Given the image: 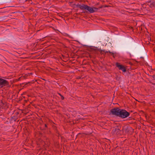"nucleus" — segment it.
Instances as JSON below:
<instances>
[{"instance_id":"f257e3e1","label":"nucleus","mask_w":155,"mask_h":155,"mask_svg":"<svg viewBox=\"0 0 155 155\" xmlns=\"http://www.w3.org/2000/svg\"><path fill=\"white\" fill-rule=\"evenodd\" d=\"M126 41L118 40L115 44L116 50L119 51H129L132 54H136L135 56L139 57L140 55L146 56V53L145 50V48L143 45L141 46L137 43L132 42L131 40L128 38H125Z\"/></svg>"},{"instance_id":"f03ea898","label":"nucleus","mask_w":155,"mask_h":155,"mask_svg":"<svg viewBox=\"0 0 155 155\" xmlns=\"http://www.w3.org/2000/svg\"><path fill=\"white\" fill-rule=\"evenodd\" d=\"M130 114V112L117 107H114L111 109L109 113V115L112 114L123 119L128 117Z\"/></svg>"},{"instance_id":"7ed1b4c3","label":"nucleus","mask_w":155,"mask_h":155,"mask_svg":"<svg viewBox=\"0 0 155 155\" xmlns=\"http://www.w3.org/2000/svg\"><path fill=\"white\" fill-rule=\"evenodd\" d=\"M87 34L89 36V37L86 39V43L87 44L94 45L97 43V42H101L99 40L100 36L95 31H92L88 32Z\"/></svg>"},{"instance_id":"20e7f679","label":"nucleus","mask_w":155,"mask_h":155,"mask_svg":"<svg viewBox=\"0 0 155 155\" xmlns=\"http://www.w3.org/2000/svg\"><path fill=\"white\" fill-rule=\"evenodd\" d=\"M74 5H75L77 8H80L82 10H86V11H83L82 13L88 14L89 13H92L95 12V11L93 10V7H91L88 6L87 5L82 4V5L78 4L76 5L75 4H73Z\"/></svg>"},{"instance_id":"39448f33","label":"nucleus","mask_w":155,"mask_h":155,"mask_svg":"<svg viewBox=\"0 0 155 155\" xmlns=\"http://www.w3.org/2000/svg\"><path fill=\"white\" fill-rule=\"evenodd\" d=\"M9 84V83L7 81L2 78L0 76V87L1 88L4 86H8Z\"/></svg>"},{"instance_id":"423d86ee","label":"nucleus","mask_w":155,"mask_h":155,"mask_svg":"<svg viewBox=\"0 0 155 155\" xmlns=\"http://www.w3.org/2000/svg\"><path fill=\"white\" fill-rule=\"evenodd\" d=\"M134 130V129L129 126H124L123 127L122 131H125V133L128 134H130Z\"/></svg>"},{"instance_id":"0eeeda50","label":"nucleus","mask_w":155,"mask_h":155,"mask_svg":"<svg viewBox=\"0 0 155 155\" xmlns=\"http://www.w3.org/2000/svg\"><path fill=\"white\" fill-rule=\"evenodd\" d=\"M116 66L117 67L119 70H122L124 72L127 71V68L120 63L117 62L115 64Z\"/></svg>"},{"instance_id":"6e6552de","label":"nucleus","mask_w":155,"mask_h":155,"mask_svg":"<svg viewBox=\"0 0 155 155\" xmlns=\"http://www.w3.org/2000/svg\"><path fill=\"white\" fill-rule=\"evenodd\" d=\"M94 48H91V49L94 51H101V52L102 51H103L104 52H105V51L104 50H101V48H98L97 47H94Z\"/></svg>"},{"instance_id":"1a4fd4ad","label":"nucleus","mask_w":155,"mask_h":155,"mask_svg":"<svg viewBox=\"0 0 155 155\" xmlns=\"http://www.w3.org/2000/svg\"><path fill=\"white\" fill-rule=\"evenodd\" d=\"M12 0H0V5H3L4 3L11 2Z\"/></svg>"},{"instance_id":"9d476101","label":"nucleus","mask_w":155,"mask_h":155,"mask_svg":"<svg viewBox=\"0 0 155 155\" xmlns=\"http://www.w3.org/2000/svg\"><path fill=\"white\" fill-rule=\"evenodd\" d=\"M33 81H29L27 83L25 84V83H22V84H21V85H23V87H26L27 86H28V84H29L30 85V84H32L33 83Z\"/></svg>"},{"instance_id":"9b49d317","label":"nucleus","mask_w":155,"mask_h":155,"mask_svg":"<svg viewBox=\"0 0 155 155\" xmlns=\"http://www.w3.org/2000/svg\"><path fill=\"white\" fill-rule=\"evenodd\" d=\"M147 2L150 3V7H155V2H153V1L150 0L148 1Z\"/></svg>"},{"instance_id":"f8f14e48","label":"nucleus","mask_w":155,"mask_h":155,"mask_svg":"<svg viewBox=\"0 0 155 155\" xmlns=\"http://www.w3.org/2000/svg\"><path fill=\"white\" fill-rule=\"evenodd\" d=\"M18 118L17 116H13L11 118V120H14L15 121L17 120Z\"/></svg>"},{"instance_id":"ddd939ff","label":"nucleus","mask_w":155,"mask_h":155,"mask_svg":"<svg viewBox=\"0 0 155 155\" xmlns=\"http://www.w3.org/2000/svg\"><path fill=\"white\" fill-rule=\"evenodd\" d=\"M103 7L102 6H101L100 7L98 8H97L96 7H93V10L95 11V12H98L97 10Z\"/></svg>"},{"instance_id":"4468645a","label":"nucleus","mask_w":155,"mask_h":155,"mask_svg":"<svg viewBox=\"0 0 155 155\" xmlns=\"http://www.w3.org/2000/svg\"><path fill=\"white\" fill-rule=\"evenodd\" d=\"M121 131L120 129V128H115L113 130V131L114 132L117 131V132Z\"/></svg>"},{"instance_id":"2eb2a0df","label":"nucleus","mask_w":155,"mask_h":155,"mask_svg":"<svg viewBox=\"0 0 155 155\" xmlns=\"http://www.w3.org/2000/svg\"><path fill=\"white\" fill-rule=\"evenodd\" d=\"M109 53L110 54L112 55L113 57L114 58H115L116 56V55H114V53L111 52L110 51H109Z\"/></svg>"},{"instance_id":"dca6fc26","label":"nucleus","mask_w":155,"mask_h":155,"mask_svg":"<svg viewBox=\"0 0 155 155\" xmlns=\"http://www.w3.org/2000/svg\"><path fill=\"white\" fill-rule=\"evenodd\" d=\"M83 46L84 47H85V48H91V47H94L93 46H88L87 45H83Z\"/></svg>"},{"instance_id":"f3484780","label":"nucleus","mask_w":155,"mask_h":155,"mask_svg":"<svg viewBox=\"0 0 155 155\" xmlns=\"http://www.w3.org/2000/svg\"><path fill=\"white\" fill-rule=\"evenodd\" d=\"M19 37L18 38L20 39H22V36L21 35L19 34L18 35Z\"/></svg>"},{"instance_id":"a211bd4d","label":"nucleus","mask_w":155,"mask_h":155,"mask_svg":"<svg viewBox=\"0 0 155 155\" xmlns=\"http://www.w3.org/2000/svg\"><path fill=\"white\" fill-rule=\"evenodd\" d=\"M4 107V106L2 105V104L0 103V109H3Z\"/></svg>"},{"instance_id":"6ab92c4d","label":"nucleus","mask_w":155,"mask_h":155,"mask_svg":"<svg viewBox=\"0 0 155 155\" xmlns=\"http://www.w3.org/2000/svg\"><path fill=\"white\" fill-rule=\"evenodd\" d=\"M81 118H76L75 119V121L76 122V121L79 122Z\"/></svg>"},{"instance_id":"aec40b11","label":"nucleus","mask_w":155,"mask_h":155,"mask_svg":"<svg viewBox=\"0 0 155 155\" xmlns=\"http://www.w3.org/2000/svg\"><path fill=\"white\" fill-rule=\"evenodd\" d=\"M47 147V145H46V144H45L43 145L42 147H42V148H45V150H46V148H45L46 147Z\"/></svg>"},{"instance_id":"412c9836","label":"nucleus","mask_w":155,"mask_h":155,"mask_svg":"<svg viewBox=\"0 0 155 155\" xmlns=\"http://www.w3.org/2000/svg\"><path fill=\"white\" fill-rule=\"evenodd\" d=\"M47 127H48L47 124H45V127L44 128V129L45 130V129H46V128H47Z\"/></svg>"},{"instance_id":"4be33fe9","label":"nucleus","mask_w":155,"mask_h":155,"mask_svg":"<svg viewBox=\"0 0 155 155\" xmlns=\"http://www.w3.org/2000/svg\"><path fill=\"white\" fill-rule=\"evenodd\" d=\"M116 127V128H120V129L121 127V126L120 125H118Z\"/></svg>"},{"instance_id":"5701e85b","label":"nucleus","mask_w":155,"mask_h":155,"mask_svg":"<svg viewBox=\"0 0 155 155\" xmlns=\"http://www.w3.org/2000/svg\"><path fill=\"white\" fill-rule=\"evenodd\" d=\"M6 102L5 101H4L3 102V103H1V104H2V105H4V106H5V105H6Z\"/></svg>"},{"instance_id":"b1692460","label":"nucleus","mask_w":155,"mask_h":155,"mask_svg":"<svg viewBox=\"0 0 155 155\" xmlns=\"http://www.w3.org/2000/svg\"><path fill=\"white\" fill-rule=\"evenodd\" d=\"M61 97L62 100H63L64 99V97L63 95L61 96Z\"/></svg>"},{"instance_id":"393cba45","label":"nucleus","mask_w":155,"mask_h":155,"mask_svg":"<svg viewBox=\"0 0 155 155\" xmlns=\"http://www.w3.org/2000/svg\"><path fill=\"white\" fill-rule=\"evenodd\" d=\"M54 129L55 130H58L56 126L54 127Z\"/></svg>"},{"instance_id":"a878e982","label":"nucleus","mask_w":155,"mask_h":155,"mask_svg":"<svg viewBox=\"0 0 155 155\" xmlns=\"http://www.w3.org/2000/svg\"><path fill=\"white\" fill-rule=\"evenodd\" d=\"M55 132L57 133V134H59V133L58 132V130H55Z\"/></svg>"},{"instance_id":"bb28decb","label":"nucleus","mask_w":155,"mask_h":155,"mask_svg":"<svg viewBox=\"0 0 155 155\" xmlns=\"http://www.w3.org/2000/svg\"><path fill=\"white\" fill-rule=\"evenodd\" d=\"M109 51H105L104 52L105 53H109Z\"/></svg>"},{"instance_id":"cd10ccee","label":"nucleus","mask_w":155,"mask_h":155,"mask_svg":"<svg viewBox=\"0 0 155 155\" xmlns=\"http://www.w3.org/2000/svg\"><path fill=\"white\" fill-rule=\"evenodd\" d=\"M140 58V59H141L143 60H144V58L143 57H141Z\"/></svg>"},{"instance_id":"c85d7f7f","label":"nucleus","mask_w":155,"mask_h":155,"mask_svg":"<svg viewBox=\"0 0 155 155\" xmlns=\"http://www.w3.org/2000/svg\"><path fill=\"white\" fill-rule=\"evenodd\" d=\"M15 114H16V115H18V114H19V113L18 112H16Z\"/></svg>"},{"instance_id":"c756f323","label":"nucleus","mask_w":155,"mask_h":155,"mask_svg":"<svg viewBox=\"0 0 155 155\" xmlns=\"http://www.w3.org/2000/svg\"><path fill=\"white\" fill-rule=\"evenodd\" d=\"M4 101H2V100H0V103H3V102Z\"/></svg>"},{"instance_id":"7c9ffc66","label":"nucleus","mask_w":155,"mask_h":155,"mask_svg":"<svg viewBox=\"0 0 155 155\" xmlns=\"http://www.w3.org/2000/svg\"><path fill=\"white\" fill-rule=\"evenodd\" d=\"M76 123V122L75 121V122H74V121H73V124H75Z\"/></svg>"},{"instance_id":"2f4dec72","label":"nucleus","mask_w":155,"mask_h":155,"mask_svg":"<svg viewBox=\"0 0 155 155\" xmlns=\"http://www.w3.org/2000/svg\"><path fill=\"white\" fill-rule=\"evenodd\" d=\"M21 77L19 78L18 79V81L20 80H21Z\"/></svg>"},{"instance_id":"473e14b6","label":"nucleus","mask_w":155,"mask_h":155,"mask_svg":"<svg viewBox=\"0 0 155 155\" xmlns=\"http://www.w3.org/2000/svg\"><path fill=\"white\" fill-rule=\"evenodd\" d=\"M58 94L61 96H62V95L60 94V93H58Z\"/></svg>"},{"instance_id":"72a5a7b5","label":"nucleus","mask_w":155,"mask_h":155,"mask_svg":"<svg viewBox=\"0 0 155 155\" xmlns=\"http://www.w3.org/2000/svg\"><path fill=\"white\" fill-rule=\"evenodd\" d=\"M76 15H81V14L79 13H76Z\"/></svg>"},{"instance_id":"f704fd0d","label":"nucleus","mask_w":155,"mask_h":155,"mask_svg":"<svg viewBox=\"0 0 155 155\" xmlns=\"http://www.w3.org/2000/svg\"><path fill=\"white\" fill-rule=\"evenodd\" d=\"M130 64L131 65H132L133 64L132 63L130 62Z\"/></svg>"},{"instance_id":"c9c22d12","label":"nucleus","mask_w":155,"mask_h":155,"mask_svg":"<svg viewBox=\"0 0 155 155\" xmlns=\"http://www.w3.org/2000/svg\"><path fill=\"white\" fill-rule=\"evenodd\" d=\"M108 6L105 5L104 7H108Z\"/></svg>"},{"instance_id":"e433bc0d","label":"nucleus","mask_w":155,"mask_h":155,"mask_svg":"<svg viewBox=\"0 0 155 155\" xmlns=\"http://www.w3.org/2000/svg\"><path fill=\"white\" fill-rule=\"evenodd\" d=\"M2 18H0V21H2V20H1Z\"/></svg>"},{"instance_id":"4c0bfd02","label":"nucleus","mask_w":155,"mask_h":155,"mask_svg":"<svg viewBox=\"0 0 155 155\" xmlns=\"http://www.w3.org/2000/svg\"><path fill=\"white\" fill-rule=\"evenodd\" d=\"M25 101L26 102H27V100H25Z\"/></svg>"},{"instance_id":"58836bf2","label":"nucleus","mask_w":155,"mask_h":155,"mask_svg":"<svg viewBox=\"0 0 155 155\" xmlns=\"http://www.w3.org/2000/svg\"><path fill=\"white\" fill-rule=\"evenodd\" d=\"M67 36H69V35L68 34H66Z\"/></svg>"},{"instance_id":"ea45409f","label":"nucleus","mask_w":155,"mask_h":155,"mask_svg":"<svg viewBox=\"0 0 155 155\" xmlns=\"http://www.w3.org/2000/svg\"><path fill=\"white\" fill-rule=\"evenodd\" d=\"M130 112H133V111H130Z\"/></svg>"},{"instance_id":"a19ab883","label":"nucleus","mask_w":155,"mask_h":155,"mask_svg":"<svg viewBox=\"0 0 155 155\" xmlns=\"http://www.w3.org/2000/svg\"><path fill=\"white\" fill-rule=\"evenodd\" d=\"M3 78H6V77H5V78H4V77H3Z\"/></svg>"},{"instance_id":"79ce46f5","label":"nucleus","mask_w":155,"mask_h":155,"mask_svg":"<svg viewBox=\"0 0 155 155\" xmlns=\"http://www.w3.org/2000/svg\"><path fill=\"white\" fill-rule=\"evenodd\" d=\"M81 35H83V34H81Z\"/></svg>"}]
</instances>
